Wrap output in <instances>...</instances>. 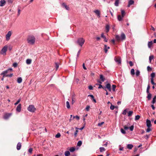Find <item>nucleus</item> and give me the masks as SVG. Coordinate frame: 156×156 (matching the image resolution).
Here are the masks:
<instances>
[{"label": "nucleus", "instance_id": "nucleus-1", "mask_svg": "<svg viewBox=\"0 0 156 156\" xmlns=\"http://www.w3.org/2000/svg\"><path fill=\"white\" fill-rule=\"evenodd\" d=\"M27 41L29 44H33L35 42V38L33 36H29L27 39Z\"/></svg>", "mask_w": 156, "mask_h": 156}, {"label": "nucleus", "instance_id": "nucleus-64", "mask_svg": "<svg viewBox=\"0 0 156 156\" xmlns=\"http://www.w3.org/2000/svg\"><path fill=\"white\" fill-rule=\"evenodd\" d=\"M151 129L150 128V127H148V128L146 130V132H149L150 131H151Z\"/></svg>", "mask_w": 156, "mask_h": 156}, {"label": "nucleus", "instance_id": "nucleus-10", "mask_svg": "<svg viewBox=\"0 0 156 156\" xmlns=\"http://www.w3.org/2000/svg\"><path fill=\"white\" fill-rule=\"evenodd\" d=\"M94 12L97 15V16L98 18L100 17V11L98 10H96L94 11Z\"/></svg>", "mask_w": 156, "mask_h": 156}, {"label": "nucleus", "instance_id": "nucleus-63", "mask_svg": "<svg viewBox=\"0 0 156 156\" xmlns=\"http://www.w3.org/2000/svg\"><path fill=\"white\" fill-rule=\"evenodd\" d=\"M129 63L131 66H132L133 65L132 62L131 61L129 62Z\"/></svg>", "mask_w": 156, "mask_h": 156}, {"label": "nucleus", "instance_id": "nucleus-11", "mask_svg": "<svg viewBox=\"0 0 156 156\" xmlns=\"http://www.w3.org/2000/svg\"><path fill=\"white\" fill-rule=\"evenodd\" d=\"M147 126L148 127H150L151 126V121L148 119H147L146 121Z\"/></svg>", "mask_w": 156, "mask_h": 156}, {"label": "nucleus", "instance_id": "nucleus-28", "mask_svg": "<svg viewBox=\"0 0 156 156\" xmlns=\"http://www.w3.org/2000/svg\"><path fill=\"white\" fill-rule=\"evenodd\" d=\"M140 71L138 70H136V75L137 76H138L140 75Z\"/></svg>", "mask_w": 156, "mask_h": 156}, {"label": "nucleus", "instance_id": "nucleus-19", "mask_svg": "<svg viewBox=\"0 0 156 156\" xmlns=\"http://www.w3.org/2000/svg\"><path fill=\"white\" fill-rule=\"evenodd\" d=\"M110 27L108 24H107L105 26L106 32H108L109 30Z\"/></svg>", "mask_w": 156, "mask_h": 156}, {"label": "nucleus", "instance_id": "nucleus-6", "mask_svg": "<svg viewBox=\"0 0 156 156\" xmlns=\"http://www.w3.org/2000/svg\"><path fill=\"white\" fill-rule=\"evenodd\" d=\"M114 60L118 64H121V59L120 57H115Z\"/></svg>", "mask_w": 156, "mask_h": 156}, {"label": "nucleus", "instance_id": "nucleus-12", "mask_svg": "<svg viewBox=\"0 0 156 156\" xmlns=\"http://www.w3.org/2000/svg\"><path fill=\"white\" fill-rule=\"evenodd\" d=\"M120 38H121V40L122 41L125 40V39L126 36L124 33H121V36H120Z\"/></svg>", "mask_w": 156, "mask_h": 156}, {"label": "nucleus", "instance_id": "nucleus-53", "mask_svg": "<svg viewBox=\"0 0 156 156\" xmlns=\"http://www.w3.org/2000/svg\"><path fill=\"white\" fill-rule=\"evenodd\" d=\"M13 73H11L9 75V74H7V75H6V77H11L12 76H13Z\"/></svg>", "mask_w": 156, "mask_h": 156}, {"label": "nucleus", "instance_id": "nucleus-26", "mask_svg": "<svg viewBox=\"0 0 156 156\" xmlns=\"http://www.w3.org/2000/svg\"><path fill=\"white\" fill-rule=\"evenodd\" d=\"M70 154V153L69 151H66L65 152V156H69Z\"/></svg>", "mask_w": 156, "mask_h": 156}, {"label": "nucleus", "instance_id": "nucleus-55", "mask_svg": "<svg viewBox=\"0 0 156 156\" xmlns=\"http://www.w3.org/2000/svg\"><path fill=\"white\" fill-rule=\"evenodd\" d=\"M127 112V110L126 109H125L123 110V112H122V114L124 115H125L126 114Z\"/></svg>", "mask_w": 156, "mask_h": 156}, {"label": "nucleus", "instance_id": "nucleus-2", "mask_svg": "<svg viewBox=\"0 0 156 156\" xmlns=\"http://www.w3.org/2000/svg\"><path fill=\"white\" fill-rule=\"evenodd\" d=\"M85 40L82 37L79 38L77 41V43L81 46H82L85 42Z\"/></svg>", "mask_w": 156, "mask_h": 156}, {"label": "nucleus", "instance_id": "nucleus-37", "mask_svg": "<svg viewBox=\"0 0 156 156\" xmlns=\"http://www.w3.org/2000/svg\"><path fill=\"white\" fill-rule=\"evenodd\" d=\"M154 58V56L153 55H151L149 57V61L150 63H151V61L152 59Z\"/></svg>", "mask_w": 156, "mask_h": 156}, {"label": "nucleus", "instance_id": "nucleus-33", "mask_svg": "<svg viewBox=\"0 0 156 156\" xmlns=\"http://www.w3.org/2000/svg\"><path fill=\"white\" fill-rule=\"evenodd\" d=\"M100 151V152H102L105 151V149L103 147H100L99 148Z\"/></svg>", "mask_w": 156, "mask_h": 156}, {"label": "nucleus", "instance_id": "nucleus-52", "mask_svg": "<svg viewBox=\"0 0 156 156\" xmlns=\"http://www.w3.org/2000/svg\"><path fill=\"white\" fill-rule=\"evenodd\" d=\"M129 129L131 131H132L134 129V126L133 125L131 126L129 128Z\"/></svg>", "mask_w": 156, "mask_h": 156}, {"label": "nucleus", "instance_id": "nucleus-29", "mask_svg": "<svg viewBox=\"0 0 156 156\" xmlns=\"http://www.w3.org/2000/svg\"><path fill=\"white\" fill-rule=\"evenodd\" d=\"M115 38L116 40L118 41H119L121 40L120 37L119 35H116L115 36Z\"/></svg>", "mask_w": 156, "mask_h": 156}, {"label": "nucleus", "instance_id": "nucleus-23", "mask_svg": "<svg viewBox=\"0 0 156 156\" xmlns=\"http://www.w3.org/2000/svg\"><path fill=\"white\" fill-rule=\"evenodd\" d=\"M88 97H90L92 99V100L95 103L96 102V100L94 99V97L93 96V95H89L88 96Z\"/></svg>", "mask_w": 156, "mask_h": 156}, {"label": "nucleus", "instance_id": "nucleus-43", "mask_svg": "<svg viewBox=\"0 0 156 156\" xmlns=\"http://www.w3.org/2000/svg\"><path fill=\"white\" fill-rule=\"evenodd\" d=\"M116 87V86L115 85H112V90L113 91H115V89Z\"/></svg>", "mask_w": 156, "mask_h": 156}, {"label": "nucleus", "instance_id": "nucleus-59", "mask_svg": "<svg viewBox=\"0 0 156 156\" xmlns=\"http://www.w3.org/2000/svg\"><path fill=\"white\" fill-rule=\"evenodd\" d=\"M151 83L153 85H155V83L154 82V79H151Z\"/></svg>", "mask_w": 156, "mask_h": 156}, {"label": "nucleus", "instance_id": "nucleus-45", "mask_svg": "<svg viewBox=\"0 0 156 156\" xmlns=\"http://www.w3.org/2000/svg\"><path fill=\"white\" fill-rule=\"evenodd\" d=\"M21 100V99H19L14 104V105H16L18 104L19 103L20 101Z\"/></svg>", "mask_w": 156, "mask_h": 156}, {"label": "nucleus", "instance_id": "nucleus-4", "mask_svg": "<svg viewBox=\"0 0 156 156\" xmlns=\"http://www.w3.org/2000/svg\"><path fill=\"white\" fill-rule=\"evenodd\" d=\"M27 110L28 111L30 112H34L36 110V108L34 107V105H30L28 107Z\"/></svg>", "mask_w": 156, "mask_h": 156}, {"label": "nucleus", "instance_id": "nucleus-21", "mask_svg": "<svg viewBox=\"0 0 156 156\" xmlns=\"http://www.w3.org/2000/svg\"><path fill=\"white\" fill-rule=\"evenodd\" d=\"M8 72V70H6L4 71H3L2 73L1 74V75H3V77H4L5 76H6V74Z\"/></svg>", "mask_w": 156, "mask_h": 156}, {"label": "nucleus", "instance_id": "nucleus-50", "mask_svg": "<svg viewBox=\"0 0 156 156\" xmlns=\"http://www.w3.org/2000/svg\"><path fill=\"white\" fill-rule=\"evenodd\" d=\"M55 66H56V70H57L59 67L58 63H55Z\"/></svg>", "mask_w": 156, "mask_h": 156}, {"label": "nucleus", "instance_id": "nucleus-60", "mask_svg": "<svg viewBox=\"0 0 156 156\" xmlns=\"http://www.w3.org/2000/svg\"><path fill=\"white\" fill-rule=\"evenodd\" d=\"M32 151H33V149L32 148H29L28 150V152L30 153H32Z\"/></svg>", "mask_w": 156, "mask_h": 156}, {"label": "nucleus", "instance_id": "nucleus-9", "mask_svg": "<svg viewBox=\"0 0 156 156\" xmlns=\"http://www.w3.org/2000/svg\"><path fill=\"white\" fill-rule=\"evenodd\" d=\"M106 86L107 89H108L109 91H111L112 90V89L111 88V84L110 83H108L106 84Z\"/></svg>", "mask_w": 156, "mask_h": 156}, {"label": "nucleus", "instance_id": "nucleus-22", "mask_svg": "<svg viewBox=\"0 0 156 156\" xmlns=\"http://www.w3.org/2000/svg\"><path fill=\"white\" fill-rule=\"evenodd\" d=\"M153 44V42L152 41H151L148 42V46L149 48H151Z\"/></svg>", "mask_w": 156, "mask_h": 156}, {"label": "nucleus", "instance_id": "nucleus-62", "mask_svg": "<svg viewBox=\"0 0 156 156\" xmlns=\"http://www.w3.org/2000/svg\"><path fill=\"white\" fill-rule=\"evenodd\" d=\"M149 136L148 135H146L144 136V137L147 140L149 137Z\"/></svg>", "mask_w": 156, "mask_h": 156}, {"label": "nucleus", "instance_id": "nucleus-14", "mask_svg": "<svg viewBox=\"0 0 156 156\" xmlns=\"http://www.w3.org/2000/svg\"><path fill=\"white\" fill-rule=\"evenodd\" d=\"M101 37L103 38L104 40V41L106 42H108V39L106 38V37L105 36L104 33H102L101 35Z\"/></svg>", "mask_w": 156, "mask_h": 156}, {"label": "nucleus", "instance_id": "nucleus-47", "mask_svg": "<svg viewBox=\"0 0 156 156\" xmlns=\"http://www.w3.org/2000/svg\"><path fill=\"white\" fill-rule=\"evenodd\" d=\"M147 70L148 72H149L150 71H151L152 70V68H151L150 66H148L147 67Z\"/></svg>", "mask_w": 156, "mask_h": 156}, {"label": "nucleus", "instance_id": "nucleus-5", "mask_svg": "<svg viewBox=\"0 0 156 156\" xmlns=\"http://www.w3.org/2000/svg\"><path fill=\"white\" fill-rule=\"evenodd\" d=\"M12 32L11 31H9L6 35V40L7 41H9L10 38V37L12 34Z\"/></svg>", "mask_w": 156, "mask_h": 156}, {"label": "nucleus", "instance_id": "nucleus-41", "mask_svg": "<svg viewBox=\"0 0 156 156\" xmlns=\"http://www.w3.org/2000/svg\"><path fill=\"white\" fill-rule=\"evenodd\" d=\"M151 79H153V78L155 77V73H151Z\"/></svg>", "mask_w": 156, "mask_h": 156}, {"label": "nucleus", "instance_id": "nucleus-27", "mask_svg": "<svg viewBox=\"0 0 156 156\" xmlns=\"http://www.w3.org/2000/svg\"><path fill=\"white\" fill-rule=\"evenodd\" d=\"M22 78L21 77H19L17 79V81L18 83H20L22 82Z\"/></svg>", "mask_w": 156, "mask_h": 156}, {"label": "nucleus", "instance_id": "nucleus-35", "mask_svg": "<svg viewBox=\"0 0 156 156\" xmlns=\"http://www.w3.org/2000/svg\"><path fill=\"white\" fill-rule=\"evenodd\" d=\"M131 74L132 75H133L135 74V70L134 69H132L131 70Z\"/></svg>", "mask_w": 156, "mask_h": 156}, {"label": "nucleus", "instance_id": "nucleus-16", "mask_svg": "<svg viewBox=\"0 0 156 156\" xmlns=\"http://www.w3.org/2000/svg\"><path fill=\"white\" fill-rule=\"evenodd\" d=\"M21 147V143L20 142H19L18 143L17 147H16V148L17 150H20Z\"/></svg>", "mask_w": 156, "mask_h": 156}, {"label": "nucleus", "instance_id": "nucleus-48", "mask_svg": "<svg viewBox=\"0 0 156 156\" xmlns=\"http://www.w3.org/2000/svg\"><path fill=\"white\" fill-rule=\"evenodd\" d=\"M121 14L122 17H124L125 15V12L124 10H121Z\"/></svg>", "mask_w": 156, "mask_h": 156}, {"label": "nucleus", "instance_id": "nucleus-3", "mask_svg": "<svg viewBox=\"0 0 156 156\" xmlns=\"http://www.w3.org/2000/svg\"><path fill=\"white\" fill-rule=\"evenodd\" d=\"M7 48L8 46L7 45L5 46L1 50L0 52L1 54L4 55H5Z\"/></svg>", "mask_w": 156, "mask_h": 156}, {"label": "nucleus", "instance_id": "nucleus-56", "mask_svg": "<svg viewBox=\"0 0 156 156\" xmlns=\"http://www.w3.org/2000/svg\"><path fill=\"white\" fill-rule=\"evenodd\" d=\"M13 66L14 67H16L17 66V64L16 62H15L13 64Z\"/></svg>", "mask_w": 156, "mask_h": 156}, {"label": "nucleus", "instance_id": "nucleus-18", "mask_svg": "<svg viewBox=\"0 0 156 156\" xmlns=\"http://www.w3.org/2000/svg\"><path fill=\"white\" fill-rule=\"evenodd\" d=\"M62 5L63 7L65 8L67 10H69V7L65 3H63L62 4Z\"/></svg>", "mask_w": 156, "mask_h": 156}, {"label": "nucleus", "instance_id": "nucleus-42", "mask_svg": "<svg viewBox=\"0 0 156 156\" xmlns=\"http://www.w3.org/2000/svg\"><path fill=\"white\" fill-rule=\"evenodd\" d=\"M150 87L149 85L148 84V85L147 86V91H146L147 93H150L149 91V90L150 88Z\"/></svg>", "mask_w": 156, "mask_h": 156}, {"label": "nucleus", "instance_id": "nucleus-46", "mask_svg": "<svg viewBox=\"0 0 156 156\" xmlns=\"http://www.w3.org/2000/svg\"><path fill=\"white\" fill-rule=\"evenodd\" d=\"M61 136L60 134L58 133L57 134L55 135V137L57 138H58L59 137Z\"/></svg>", "mask_w": 156, "mask_h": 156}, {"label": "nucleus", "instance_id": "nucleus-58", "mask_svg": "<svg viewBox=\"0 0 156 156\" xmlns=\"http://www.w3.org/2000/svg\"><path fill=\"white\" fill-rule=\"evenodd\" d=\"M104 123V122H102L100 123H99L98 124V126H100Z\"/></svg>", "mask_w": 156, "mask_h": 156}, {"label": "nucleus", "instance_id": "nucleus-54", "mask_svg": "<svg viewBox=\"0 0 156 156\" xmlns=\"http://www.w3.org/2000/svg\"><path fill=\"white\" fill-rule=\"evenodd\" d=\"M90 108V106H87L86 108V110L87 111H89Z\"/></svg>", "mask_w": 156, "mask_h": 156}, {"label": "nucleus", "instance_id": "nucleus-13", "mask_svg": "<svg viewBox=\"0 0 156 156\" xmlns=\"http://www.w3.org/2000/svg\"><path fill=\"white\" fill-rule=\"evenodd\" d=\"M6 2L5 0H1L0 1V6H3L5 5Z\"/></svg>", "mask_w": 156, "mask_h": 156}, {"label": "nucleus", "instance_id": "nucleus-7", "mask_svg": "<svg viewBox=\"0 0 156 156\" xmlns=\"http://www.w3.org/2000/svg\"><path fill=\"white\" fill-rule=\"evenodd\" d=\"M12 114L11 113H7L5 114L4 116V118L5 119H8L12 115Z\"/></svg>", "mask_w": 156, "mask_h": 156}, {"label": "nucleus", "instance_id": "nucleus-8", "mask_svg": "<svg viewBox=\"0 0 156 156\" xmlns=\"http://www.w3.org/2000/svg\"><path fill=\"white\" fill-rule=\"evenodd\" d=\"M21 104H19L16 108V111L18 112H20L21 111Z\"/></svg>", "mask_w": 156, "mask_h": 156}, {"label": "nucleus", "instance_id": "nucleus-57", "mask_svg": "<svg viewBox=\"0 0 156 156\" xmlns=\"http://www.w3.org/2000/svg\"><path fill=\"white\" fill-rule=\"evenodd\" d=\"M78 132V130H76V131L75 132L74 135L75 137H76V136Z\"/></svg>", "mask_w": 156, "mask_h": 156}, {"label": "nucleus", "instance_id": "nucleus-30", "mask_svg": "<svg viewBox=\"0 0 156 156\" xmlns=\"http://www.w3.org/2000/svg\"><path fill=\"white\" fill-rule=\"evenodd\" d=\"M133 113V111H130L128 113V116L129 117L131 116H132Z\"/></svg>", "mask_w": 156, "mask_h": 156}, {"label": "nucleus", "instance_id": "nucleus-32", "mask_svg": "<svg viewBox=\"0 0 156 156\" xmlns=\"http://www.w3.org/2000/svg\"><path fill=\"white\" fill-rule=\"evenodd\" d=\"M119 0H116L115 3V6H118Z\"/></svg>", "mask_w": 156, "mask_h": 156}, {"label": "nucleus", "instance_id": "nucleus-24", "mask_svg": "<svg viewBox=\"0 0 156 156\" xmlns=\"http://www.w3.org/2000/svg\"><path fill=\"white\" fill-rule=\"evenodd\" d=\"M100 78L102 82H104L105 80V78L102 75H100Z\"/></svg>", "mask_w": 156, "mask_h": 156}, {"label": "nucleus", "instance_id": "nucleus-25", "mask_svg": "<svg viewBox=\"0 0 156 156\" xmlns=\"http://www.w3.org/2000/svg\"><path fill=\"white\" fill-rule=\"evenodd\" d=\"M133 147V145L131 144H128L127 145V148L129 149H131Z\"/></svg>", "mask_w": 156, "mask_h": 156}, {"label": "nucleus", "instance_id": "nucleus-39", "mask_svg": "<svg viewBox=\"0 0 156 156\" xmlns=\"http://www.w3.org/2000/svg\"><path fill=\"white\" fill-rule=\"evenodd\" d=\"M147 94H148V95L147 96V98L149 100H150L151 99V94L150 93H147Z\"/></svg>", "mask_w": 156, "mask_h": 156}, {"label": "nucleus", "instance_id": "nucleus-44", "mask_svg": "<svg viewBox=\"0 0 156 156\" xmlns=\"http://www.w3.org/2000/svg\"><path fill=\"white\" fill-rule=\"evenodd\" d=\"M140 117V116L139 115H137L135 116V120H139Z\"/></svg>", "mask_w": 156, "mask_h": 156}, {"label": "nucleus", "instance_id": "nucleus-15", "mask_svg": "<svg viewBox=\"0 0 156 156\" xmlns=\"http://www.w3.org/2000/svg\"><path fill=\"white\" fill-rule=\"evenodd\" d=\"M134 3V2L133 0H129L128 2V7H129L130 6L133 5Z\"/></svg>", "mask_w": 156, "mask_h": 156}, {"label": "nucleus", "instance_id": "nucleus-49", "mask_svg": "<svg viewBox=\"0 0 156 156\" xmlns=\"http://www.w3.org/2000/svg\"><path fill=\"white\" fill-rule=\"evenodd\" d=\"M121 132L123 134H125L126 133L125 131L122 128H121Z\"/></svg>", "mask_w": 156, "mask_h": 156}, {"label": "nucleus", "instance_id": "nucleus-40", "mask_svg": "<svg viewBox=\"0 0 156 156\" xmlns=\"http://www.w3.org/2000/svg\"><path fill=\"white\" fill-rule=\"evenodd\" d=\"M69 150L71 152H73L75 151V149L74 147H71Z\"/></svg>", "mask_w": 156, "mask_h": 156}, {"label": "nucleus", "instance_id": "nucleus-20", "mask_svg": "<svg viewBox=\"0 0 156 156\" xmlns=\"http://www.w3.org/2000/svg\"><path fill=\"white\" fill-rule=\"evenodd\" d=\"M31 59H27L26 61V63L27 65H30L31 63Z\"/></svg>", "mask_w": 156, "mask_h": 156}, {"label": "nucleus", "instance_id": "nucleus-17", "mask_svg": "<svg viewBox=\"0 0 156 156\" xmlns=\"http://www.w3.org/2000/svg\"><path fill=\"white\" fill-rule=\"evenodd\" d=\"M104 47V50L105 51V53H107L108 51V49H109L110 48V47L109 46H107L106 45H105Z\"/></svg>", "mask_w": 156, "mask_h": 156}, {"label": "nucleus", "instance_id": "nucleus-61", "mask_svg": "<svg viewBox=\"0 0 156 156\" xmlns=\"http://www.w3.org/2000/svg\"><path fill=\"white\" fill-rule=\"evenodd\" d=\"M88 88L90 90H92L93 89V87L91 85H90L89 86Z\"/></svg>", "mask_w": 156, "mask_h": 156}, {"label": "nucleus", "instance_id": "nucleus-38", "mask_svg": "<svg viewBox=\"0 0 156 156\" xmlns=\"http://www.w3.org/2000/svg\"><path fill=\"white\" fill-rule=\"evenodd\" d=\"M82 143V142L81 141H79L77 143V145L79 147H80Z\"/></svg>", "mask_w": 156, "mask_h": 156}, {"label": "nucleus", "instance_id": "nucleus-34", "mask_svg": "<svg viewBox=\"0 0 156 156\" xmlns=\"http://www.w3.org/2000/svg\"><path fill=\"white\" fill-rule=\"evenodd\" d=\"M156 99V96H154V98H153L152 101V103L153 104H154V103H155V100Z\"/></svg>", "mask_w": 156, "mask_h": 156}, {"label": "nucleus", "instance_id": "nucleus-51", "mask_svg": "<svg viewBox=\"0 0 156 156\" xmlns=\"http://www.w3.org/2000/svg\"><path fill=\"white\" fill-rule=\"evenodd\" d=\"M111 106H110V108L111 109L113 110L115 108V106H114L112 105L111 103Z\"/></svg>", "mask_w": 156, "mask_h": 156}, {"label": "nucleus", "instance_id": "nucleus-31", "mask_svg": "<svg viewBox=\"0 0 156 156\" xmlns=\"http://www.w3.org/2000/svg\"><path fill=\"white\" fill-rule=\"evenodd\" d=\"M123 17H122V16H121L120 15H119L118 16V20L119 21H121L123 19Z\"/></svg>", "mask_w": 156, "mask_h": 156}, {"label": "nucleus", "instance_id": "nucleus-36", "mask_svg": "<svg viewBox=\"0 0 156 156\" xmlns=\"http://www.w3.org/2000/svg\"><path fill=\"white\" fill-rule=\"evenodd\" d=\"M66 107L67 108L69 109L70 108V106L69 105V102L68 101H67L66 102Z\"/></svg>", "mask_w": 156, "mask_h": 156}]
</instances>
